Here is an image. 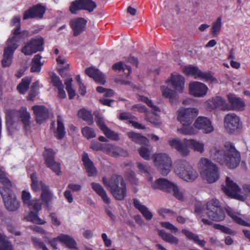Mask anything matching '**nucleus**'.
<instances>
[{"label": "nucleus", "mask_w": 250, "mask_h": 250, "mask_svg": "<svg viewBox=\"0 0 250 250\" xmlns=\"http://www.w3.org/2000/svg\"><path fill=\"white\" fill-rule=\"evenodd\" d=\"M37 123L42 124L46 121L49 116L48 109L43 105H34L32 107Z\"/></svg>", "instance_id": "20"}, {"label": "nucleus", "mask_w": 250, "mask_h": 250, "mask_svg": "<svg viewBox=\"0 0 250 250\" xmlns=\"http://www.w3.org/2000/svg\"><path fill=\"white\" fill-rule=\"evenodd\" d=\"M82 133L83 136L87 139L95 138L96 136L94 129L88 126L83 127L82 129Z\"/></svg>", "instance_id": "54"}, {"label": "nucleus", "mask_w": 250, "mask_h": 250, "mask_svg": "<svg viewBox=\"0 0 250 250\" xmlns=\"http://www.w3.org/2000/svg\"><path fill=\"white\" fill-rule=\"evenodd\" d=\"M82 160L88 176L91 177L96 175L97 174V169L92 161L89 158L87 153L83 152Z\"/></svg>", "instance_id": "30"}, {"label": "nucleus", "mask_w": 250, "mask_h": 250, "mask_svg": "<svg viewBox=\"0 0 250 250\" xmlns=\"http://www.w3.org/2000/svg\"><path fill=\"white\" fill-rule=\"evenodd\" d=\"M138 151L140 156L145 160L150 159V152L147 148L142 146L138 149Z\"/></svg>", "instance_id": "60"}, {"label": "nucleus", "mask_w": 250, "mask_h": 250, "mask_svg": "<svg viewBox=\"0 0 250 250\" xmlns=\"http://www.w3.org/2000/svg\"><path fill=\"white\" fill-rule=\"evenodd\" d=\"M153 161L159 172L164 176L167 175L171 171L172 161L165 153H160L154 156Z\"/></svg>", "instance_id": "6"}, {"label": "nucleus", "mask_w": 250, "mask_h": 250, "mask_svg": "<svg viewBox=\"0 0 250 250\" xmlns=\"http://www.w3.org/2000/svg\"><path fill=\"white\" fill-rule=\"evenodd\" d=\"M158 233L159 236L167 243L175 245H177L179 243V240L178 238L171 233L167 232L164 230H158Z\"/></svg>", "instance_id": "35"}, {"label": "nucleus", "mask_w": 250, "mask_h": 250, "mask_svg": "<svg viewBox=\"0 0 250 250\" xmlns=\"http://www.w3.org/2000/svg\"><path fill=\"white\" fill-rule=\"evenodd\" d=\"M168 143L171 147L176 149L183 156H187L189 154V150L180 140L171 139L169 140Z\"/></svg>", "instance_id": "29"}, {"label": "nucleus", "mask_w": 250, "mask_h": 250, "mask_svg": "<svg viewBox=\"0 0 250 250\" xmlns=\"http://www.w3.org/2000/svg\"><path fill=\"white\" fill-rule=\"evenodd\" d=\"M213 228L226 234H232L233 233V231L230 229L220 224H214Z\"/></svg>", "instance_id": "62"}, {"label": "nucleus", "mask_w": 250, "mask_h": 250, "mask_svg": "<svg viewBox=\"0 0 250 250\" xmlns=\"http://www.w3.org/2000/svg\"><path fill=\"white\" fill-rule=\"evenodd\" d=\"M127 136L132 141L140 144H146L148 142L147 138L139 133L129 132L127 133Z\"/></svg>", "instance_id": "40"}, {"label": "nucleus", "mask_w": 250, "mask_h": 250, "mask_svg": "<svg viewBox=\"0 0 250 250\" xmlns=\"http://www.w3.org/2000/svg\"><path fill=\"white\" fill-rule=\"evenodd\" d=\"M190 124L182 125L183 126L178 129V131L184 135H194L196 133L195 129L191 126Z\"/></svg>", "instance_id": "49"}, {"label": "nucleus", "mask_w": 250, "mask_h": 250, "mask_svg": "<svg viewBox=\"0 0 250 250\" xmlns=\"http://www.w3.org/2000/svg\"><path fill=\"white\" fill-rule=\"evenodd\" d=\"M207 210V215L211 220L220 222L225 218V213L217 199H213L208 202Z\"/></svg>", "instance_id": "5"}, {"label": "nucleus", "mask_w": 250, "mask_h": 250, "mask_svg": "<svg viewBox=\"0 0 250 250\" xmlns=\"http://www.w3.org/2000/svg\"><path fill=\"white\" fill-rule=\"evenodd\" d=\"M0 182L2 186L0 187V193L2 195V192L6 193L12 192L13 185L12 182L7 177L5 172L0 168Z\"/></svg>", "instance_id": "25"}, {"label": "nucleus", "mask_w": 250, "mask_h": 250, "mask_svg": "<svg viewBox=\"0 0 250 250\" xmlns=\"http://www.w3.org/2000/svg\"><path fill=\"white\" fill-rule=\"evenodd\" d=\"M104 152L113 157H126L128 154L126 150L110 144H105Z\"/></svg>", "instance_id": "21"}, {"label": "nucleus", "mask_w": 250, "mask_h": 250, "mask_svg": "<svg viewBox=\"0 0 250 250\" xmlns=\"http://www.w3.org/2000/svg\"><path fill=\"white\" fill-rule=\"evenodd\" d=\"M104 184L108 188L113 196L117 200H123L126 196V185L123 177L119 175H113L108 180L103 178Z\"/></svg>", "instance_id": "2"}, {"label": "nucleus", "mask_w": 250, "mask_h": 250, "mask_svg": "<svg viewBox=\"0 0 250 250\" xmlns=\"http://www.w3.org/2000/svg\"><path fill=\"white\" fill-rule=\"evenodd\" d=\"M0 250H14L11 242L0 231Z\"/></svg>", "instance_id": "41"}, {"label": "nucleus", "mask_w": 250, "mask_h": 250, "mask_svg": "<svg viewBox=\"0 0 250 250\" xmlns=\"http://www.w3.org/2000/svg\"><path fill=\"white\" fill-rule=\"evenodd\" d=\"M31 240L33 245L35 248L40 249H42V250H48L44 243L39 239L34 237H32Z\"/></svg>", "instance_id": "56"}, {"label": "nucleus", "mask_w": 250, "mask_h": 250, "mask_svg": "<svg viewBox=\"0 0 250 250\" xmlns=\"http://www.w3.org/2000/svg\"><path fill=\"white\" fill-rule=\"evenodd\" d=\"M140 100L141 101L146 103L148 106L151 107L152 110L154 112L156 113V112H158L160 111L159 108L157 106L153 105L152 101L148 99L147 97H146L144 96H142V97H140Z\"/></svg>", "instance_id": "57"}, {"label": "nucleus", "mask_w": 250, "mask_h": 250, "mask_svg": "<svg viewBox=\"0 0 250 250\" xmlns=\"http://www.w3.org/2000/svg\"><path fill=\"white\" fill-rule=\"evenodd\" d=\"M85 73L90 78H92L94 81L100 84H104L105 83V78L99 69L94 67H89L85 70Z\"/></svg>", "instance_id": "24"}, {"label": "nucleus", "mask_w": 250, "mask_h": 250, "mask_svg": "<svg viewBox=\"0 0 250 250\" xmlns=\"http://www.w3.org/2000/svg\"><path fill=\"white\" fill-rule=\"evenodd\" d=\"M161 89L163 95L166 98H169L172 104L174 103V101L178 99L177 95L174 90L165 86H161Z\"/></svg>", "instance_id": "38"}, {"label": "nucleus", "mask_w": 250, "mask_h": 250, "mask_svg": "<svg viewBox=\"0 0 250 250\" xmlns=\"http://www.w3.org/2000/svg\"><path fill=\"white\" fill-rule=\"evenodd\" d=\"M112 69L114 71H121L125 72V74L128 76L131 73V68L130 66L124 64L122 62L115 63L112 66Z\"/></svg>", "instance_id": "43"}, {"label": "nucleus", "mask_w": 250, "mask_h": 250, "mask_svg": "<svg viewBox=\"0 0 250 250\" xmlns=\"http://www.w3.org/2000/svg\"><path fill=\"white\" fill-rule=\"evenodd\" d=\"M46 11L45 7L40 3L33 5L26 10L23 14V19L43 18Z\"/></svg>", "instance_id": "13"}, {"label": "nucleus", "mask_w": 250, "mask_h": 250, "mask_svg": "<svg viewBox=\"0 0 250 250\" xmlns=\"http://www.w3.org/2000/svg\"><path fill=\"white\" fill-rule=\"evenodd\" d=\"M161 225L173 232H177L179 230L177 228L168 222H162L161 223Z\"/></svg>", "instance_id": "63"}, {"label": "nucleus", "mask_w": 250, "mask_h": 250, "mask_svg": "<svg viewBox=\"0 0 250 250\" xmlns=\"http://www.w3.org/2000/svg\"><path fill=\"white\" fill-rule=\"evenodd\" d=\"M222 18L219 17L212 23L211 33L213 37H216L220 31L222 26Z\"/></svg>", "instance_id": "50"}, {"label": "nucleus", "mask_w": 250, "mask_h": 250, "mask_svg": "<svg viewBox=\"0 0 250 250\" xmlns=\"http://www.w3.org/2000/svg\"><path fill=\"white\" fill-rule=\"evenodd\" d=\"M78 115L80 118L86 121L89 125H91L93 124V118L90 111L85 109H83L79 111Z\"/></svg>", "instance_id": "44"}, {"label": "nucleus", "mask_w": 250, "mask_h": 250, "mask_svg": "<svg viewBox=\"0 0 250 250\" xmlns=\"http://www.w3.org/2000/svg\"><path fill=\"white\" fill-rule=\"evenodd\" d=\"M198 114V110L196 108L181 109L178 110L177 120L182 125L191 124Z\"/></svg>", "instance_id": "11"}, {"label": "nucleus", "mask_w": 250, "mask_h": 250, "mask_svg": "<svg viewBox=\"0 0 250 250\" xmlns=\"http://www.w3.org/2000/svg\"><path fill=\"white\" fill-rule=\"evenodd\" d=\"M81 10H83L82 0H75L71 3L69 11L72 14H77Z\"/></svg>", "instance_id": "48"}, {"label": "nucleus", "mask_w": 250, "mask_h": 250, "mask_svg": "<svg viewBox=\"0 0 250 250\" xmlns=\"http://www.w3.org/2000/svg\"><path fill=\"white\" fill-rule=\"evenodd\" d=\"M87 21L83 18H77L70 21V26L73 31V36L77 37L86 29Z\"/></svg>", "instance_id": "16"}, {"label": "nucleus", "mask_w": 250, "mask_h": 250, "mask_svg": "<svg viewBox=\"0 0 250 250\" xmlns=\"http://www.w3.org/2000/svg\"><path fill=\"white\" fill-rule=\"evenodd\" d=\"M209 153L212 159L231 169L236 167L241 161L239 152L230 142L226 143L224 148L213 146L210 149Z\"/></svg>", "instance_id": "1"}, {"label": "nucleus", "mask_w": 250, "mask_h": 250, "mask_svg": "<svg viewBox=\"0 0 250 250\" xmlns=\"http://www.w3.org/2000/svg\"><path fill=\"white\" fill-rule=\"evenodd\" d=\"M183 72L186 75L201 78L207 82H211L215 80L210 73L203 72L197 67L191 65L184 67Z\"/></svg>", "instance_id": "10"}, {"label": "nucleus", "mask_w": 250, "mask_h": 250, "mask_svg": "<svg viewBox=\"0 0 250 250\" xmlns=\"http://www.w3.org/2000/svg\"><path fill=\"white\" fill-rule=\"evenodd\" d=\"M198 167L202 178L208 183H213L219 179L218 168L209 159L205 158H201Z\"/></svg>", "instance_id": "3"}, {"label": "nucleus", "mask_w": 250, "mask_h": 250, "mask_svg": "<svg viewBox=\"0 0 250 250\" xmlns=\"http://www.w3.org/2000/svg\"><path fill=\"white\" fill-rule=\"evenodd\" d=\"M171 192L173 193V196L177 199L182 200L183 199L184 196L182 192H181L176 184L171 189Z\"/></svg>", "instance_id": "61"}, {"label": "nucleus", "mask_w": 250, "mask_h": 250, "mask_svg": "<svg viewBox=\"0 0 250 250\" xmlns=\"http://www.w3.org/2000/svg\"><path fill=\"white\" fill-rule=\"evenodd\" d=\"M27 206L31 209V214L33 212L37 213L42 209V205L39 199L32 200Z\"/></svg>", "instance_id": "51"}, {"label": "nucleus", "mask_w": 250, "mask_h": 250, "mask_svg": "<svg viewBox=\"0 0 250 250\" xmlns=\"http://www.w3.org/2000/svg\"><path fill=\"white\" fill-rule=\"evenodd\" d=\"M43 42V39L40 36L32 38L22 48L21 52L25 55H31L38 51H42Z\"/></svg>", "instance_id": "7"}, {"label": "nucleus", "mask_w": 250, "mask_h": 250, "mask_svg": "<svg viewBox=\"0 0 250 250\" xmlns=\"http://www.w3.org/2000/svg\"><path fill=\"white\" fill-rule=\"evenodd\" d=\"M184 143L187 146L195 151L201 153L204 151L205 145L201 142L194 139H185Z\"/></svg>", "instance_id": "33"}, {"label": "nucleus", "mask_w": 250, "mask_h": 250, "mask_svg": "<svg viewBox=\"0 0 250 250\" xmlns=\"http://www.w3.org/2000/svg\"><path fill=\"white\" fill-rule=\"evenodd\" d=\"M20 115L24 127L26 129H28L30 125V113L27 111L26 108L22 107L21 109Z\"/></svg>", "instance_id": "45"}, {"label": "nucleus", "mask_w": 250, "mask_h": 250, "mask_svg": "<svg viewBox=\"0 0 250 250\" xmlns=\"http://www.w3.org/2000/svg\"><path fill=\"white\" fill-rule=\"evenodd\" d=\"M182 232L185 234L188 239L193 241L200 247H203L205 246L206 241L204 240H200L198 235L197 234L185 229H182Z\"/></svg>", "instance_id": "37"}, {"label": "nucleus", "mask_w": 250, "mask_h": 250, "mask_svg": "<svg viewBox=\"0 0 250 250\" xmlns=\"http://www.w3.org/2000/svg\"><path fill=\"white\" fill-rule=\"evenodd\" d=\"M207 104L210 109L220 108L223 110H229L230 109V108L229 107V105L226 103L225 101L219 96L209 100L207 102Z\"/></svg>", "instance_id": "27"}, {"label": "nucleus", "mask_w": 250, "mask_h": 250, "mask_svg": "<svg viewBox=\"0 0 250 250\" xmlns=\"http://www.w3.org/2000/svg\"><path fill=\"white\" fill-rule=\"evenodd\" d=\"M83 10L92 12L97 7L96 3L92 0H82Z\"/></svg>", "instance_id": "52"}, {"label": "nucleus", "mask_w": 250, "mask_h": 250, "mask_svg": "<svg viewBox=\"0 0 250 250\" xmlns=\"http://www.w3.org/2000/svg\"><path fill=\"white\" fill-rule=\"evenodd\" d=\"M227 97L230 104V106L229 105V107L230 108V110H242L244 109L245 104L241 98L232 94H228Z\"/></svg>", "instance_id": "26"}, {"label": "nucleus", "mask_w": 250, "mask_h": 250, "mask_svg": "<svg viewBox=\"0 0 250 250\" xmlns=\"http://www.w3.org/2000/svg\"><path fill=\"white\" fill-rule=\"evenodd\" d=\"M189 89L191 95L198 97H202L206 95L208 90L205 84L198 82L190 83Z\"/></svg>", "instance_id": "18"}, {"label": "nucleus", "mask_w": 250, "mask_h": 250, "mask_svg": "<svg viewBox=\"0 0 250 250\" xmlns=\"http://www.w3.org/2000/svg\"><path fill=\"white\" fill-rule=\"evenodd\" d=\"M10 25L12 26H16V28L12 32L13 36L9 37L7 40H10V41L16 42V41H17L18 35L20 33V30H21V27L20 16H14L11 21Z\"/></svg>", "instance_id": "31"}, {"label": "nucleus", "mask_w": 250, "mask_h": 250, "mask_svg": "<svg viewBox=\"0 0 250 250\" xmlns=\"http://www.w3.org/2000/svg\"><path fill=\"white\" fill-rule=\"evenodd\" d=\"M43 156L46 166L57 175H59L61 172V165L55 161V152L52 149L45 148Z\"/></svg>", "instance_id": "12"}, {"label": "nucleus", "mask_w": 250, "mask_h": 250, "mask_svg": "<svg viewBox=\"0 0 250 250\" xmlns=\"http://www.w3.org/2000/svg\"><path fill=\"white\" fill-rule=\"evenodd\" d=\"M19 112L15 110H8L6 112V124L12 125L13 122L18 118Z\"/></svg>", "instance_id": "47"}, {"label": "nucleus", "mask_w": 250, "mask_h": 250, "mask_svg": "<svg viewBox=\"0 0 250 250\" xmlns=\"http://www.w3.org/2000/svg\"><path fill=\"white\" fill-rule=\"evenodd\" d=\"M172 85L179 92H182L185 87V79L181 75L176 73L171 74L169 80Z\"/></svg>", "instance_id": "28"}, {"label": "nucleus", "mask_w": 250, "mask_h": 250, "mask_svg": "<svg viewBox=\"0 0 250 250\" xmlns=\"http://www.w3.org/2000/svg\"><path fill=\"white\" fill-rule=\"evenodd\" d=\"M58 238L59 241L64 244L69 249H76L77 243L75 240L70 236L61 234L58 236Z\"/></svg>", "instance_id": "36"}, {"label": "nucleus", "mask_w": 250, "mask_h": 250, "mask_svg": "<svg viewBox=\"0 0 250 250\" xmlns=\"http://www.w3.org/2000/svg\"><path fill=\"white\" fill-rule=\"evenodd\" d=\"M30 177L32 181V183L31 185L32 188L34 191L37 192L40 190V188H41L40 183L42 182L38 181L36 175L35 173L32 174L30 175Z\"/></svg>", "instance_id": "55"}, {"label": "nucleus", "mask_w": 250, "mask_h": 250, "mask_svg": "<svg viewBox=\"0 0 250 250\" xmlns=\"http://www.w3.org/2000/svg\"><path fill=\"white\" fill-rule=\"evenodd\" d=\"M133 204L134 207L140 211L146 220H150L152 218V213L149 211L148 208L146 206L142 205L139 200L134 199Z\"/></svg>", "instance_id": "34"}, {"label": "nucleus", "mask_w": 250, "mask_h": 250, "mask_svg": "<svg viewBox=\"0 0 250 250\" xmlns=\"http://www.w3.org/2000/svg\"><path fill=\"white\" fill-rule=\"evenodd\" d=\"M96 122L97 125L107 138L113 140H119L118 134L106 126L103 118L100 117L99 114L96 115Z\"/></svg>", "instance_id": "17"}, {"label": "nucleus", "mask_w": 250, "mask_h": 250, "mask_svg": "<svg viewBox=\"0 0 250 250\" xmlns=\"http://www.w3.org/2000/svg\"><path fill=\"white\" fill-rule=\"evenodd\" d=\"M1 195L5 208L8 210L15 211L20 208V202L17 199L13 191L7 193L3 191Z\"/></svg>", "instance_id": "14"}, {"label": "nucleus", "mask_w": 250, "mask_h": 250, "mask_svg": "<svg viewBox=\"0 0 250 250\" xmlns=\"http://www.w3.org/2000/svg\"><path fill=\"white\" fill-rule=\"evenodd\" d=\"M6 46L4 48L3 59L1 60V65L3 67H9L13 59L15 51L18 47L16 42L7 40L6 42Z\"/></svg>", "instance_id": "9"}, {"label": "nucleus", "mask_w": 250, "mask_h": 250, "mask_svg": "<svg viewBox=\"0 0 250 250\" xmlns=\"http://www.w3.org/2000/svg\"><path fill=\"white\" fill-rule=\"evenodd\" d=\"M42 58L40 54H37L34 56L31 63V71L32 72H39L41 71V67L43 64L41 62Z\"/></svg>", "instance_id": "42"}, {"label": "nucleus", "mask_w": 250, "mask_h": 250, "mask_svg": "<svg viewBox=\"0 0 250 250\" xmlns=\"http://www.w3.org/2000/svg\"><path fill=\"white\" fill-rule=\"evenodd\" d=\"M226 186H222V190L228 196L234 197L240 190L238 185L233 182L229 177L226 178Z\"/></svg>", "instance_id": "23"}, {"label": "nucleus", "mask_w": 250, "mask_h": 250, "mask_svg": "<svg viewBox=\"0 0 250 250\" xmlns=\"http://www.w3.org/2000/svg\"><path fill=\"white\" fill-rule=\"evenodd\" d=\"M174 184L167 179L159 178L151 184V187L153 189H158L166 192L171 193V189Z\"/></svg>", "instance_id": "22"}, {"label": "nucleus", "mask_w": 250, "mask_h": 250, "mask_svg": "<svg viewBox=\"0 0 250 250\" xmlns=\"http://www.w3.org/2000/svg\"><path fill=\"white\" fill-rule=\"evenodd\" d=\"M105 144H103L96 141H92L90 148L95 151L102 150L104 152Z\"/></svg>", "instance_id": "59"}, {"label": "nucleus", "mask_w": 250, "mask_h": 250, "mask_svg": "<svg viewBox=\"0 0 250 250\" xmlns=\"http://www.w3.org/2000/svg\"><path fill=\"white\" fill-rule=\"evenodd\" d=\"M40 184L42 190L41 198L47 209L49 210L51 208L50 203L54 198H56V197L54 196L52 191L50 189L48 186L43 182H41Z\"/></svg>", "instance_id": "19"}, {"label": "nucleus", "mask_w": 250, "mask_h": 250, "mask_svg": "<svg viewBox=\"0 0 250 250\" xmlns=\"http://www.w3.org/2000/svg\"><path fill=\"white\" fill-rule=\"evenodd\" d=\"M57 128L55 132V136L59 139L63 138L65 134L64 127L63 124V120L61 116H57Z\"/></svg>", "instance_id": "39"}, {"label": "nucleus", "mask_w": 250, "mask_h": 250, "mask_svg": "<svg viewBox=\"0 0 250 250\" xmlns=\"http://www.w3.org/2000/svg\"><path fill=\"white\" fill-rule=\"evenodd\" d=\"M195 128L202 131L204 133L209 134L213 132L214 128L210 120L207 117L199 116L194 123Z\"/></svg>", "instance_id": "15"}, {"label": "nucleus", "mask_w": 250, "mask_h": 250, "mask_svg": "<svg viewBox=\"0 0 250 250\" xmlns=\"http://www.w3.org/2000/svg\"><path fill=\"white\" fill-rule=\"evenodd\" d=\"M31 83V79L28 78H24L17 86V89L21 94H24L28 90Z\"/></svg>", "instance_id": "46"}, {"label": "nucleus", "mask_w": 250, "mask_h": 250, "mask_svg": "<svg viewBox=\"0 0 250 250\" xmlns=\"http://www.w3.org/2000/svg\"><path fill=\"white\" fill-rule=\"evenodd\" d=\"M227 212L236 223L242 226L250 227V224L247 223L245 221L243 220L241 218L235 215L232 210L228 209L227 210Z\"/></svg>", "instance_id": "53"}, {"label": "nucleus", "mask_w": 250, "mask_h": 250, "mask_svg": "<svg viewBox=\"0 0 250 250\" xmlns=\"http://www.w3.org/2000/svg\"><path fill=\"white\" fill-rule=\"evenodd\" d=\"M174 172L183 180L187 182H193L198 176L196 170L190 164L184 160H178L174 164Z\"/></svg>", "instance_id": "4"}, {"label": "nucleus", "mask_w": 250, "mask_h": 250, "mask_svg": "<svg viewBox=\"0 0 250 250\" xmlns=\"http://www.w3.org/2000/svg\"><path fill=\"white\" fill-rule=\"evenodd\" d=\"M91 185L92 189L101 197L103 202L107 204H110V199L103 187L98 183H92Z\"/></svg>", "instance_id": "32"}, {"label": "nucleus", "mask_w": 250, "mask_h": 250, "mask_svg": "<svg viewBox=\"0 0 250 250\" xmlns=\"http://www.w3.org/2000/svg\"><path fill=\"white\" fill-rule=\"evenodd\" d=\"M224 126L228 132L234 133L241 129L242 123L237 115L235 113H229L224 117Z\"/></svg>", "instance_id": "8"}, {"label": "nucleus", "mask_w": 250, "mask_h": 250, "mask_svg": "<svg viewBox=\"0 0 250 250\" xmlns=\"http://www.w3.org/2000/svg\"><path fill=\"white\" fill-rule=\"evenodd\" d=\"M51 83L53 86L57 89L62 87H63L62 83L61 81L60 78L55 74L51 76Z\"/></svg>", "instance_id": "58"}, {"label": "nucleus", "mask_w": 250, "mask_h": 250, "mask_svg": "<svg viewBox=\"0 0 250 250\" xmlns=\"http://www.w3.org/2000/svg\"><path fill=\"white\" fill-rule=\"evenodd\" d=\"M31 195L30 193L25 190L22 192L21 198L24 205H27L32 200H31Z\"/></svg>", "instance_id": "64"}]
</instances>
